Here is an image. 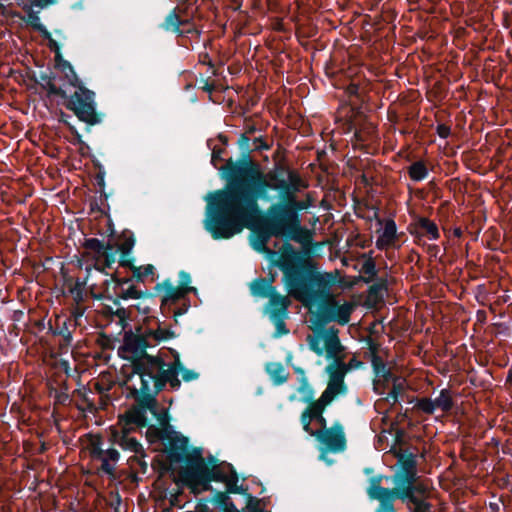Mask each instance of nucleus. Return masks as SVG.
<instances>
[{"label": "nucleus", "instance_id": "1", "mask_svg": "<svg viewBox=\"0 0 512 512\" xmlns=\"http://www.w3.org/2000/svg\"><path fill=\"white\" fill-rule=\"evenodd\" d=\"M227 172L228 189L214 196L215 213L207 221L206 228L215 239H228L254 224L259 217L258 195L267 188L284 190V169L262 173L258 165L228 160L223 167Z\"/></svg>", "mask_w": 512, "mask_h": 512}, {"label": "nucleus", "instance_id": "2", "mask_svg": "<svg viewBox=\"0 0 512 512\" xmlns=\"http://www.w3.org/2000/svg\"><path fill=\"white\" fill-rule=\"evenodd\" d=\"M174 332L162 327L156 318H147L138 329L137 334L125 335L120 354L131 361V372L126 377L125 386L132 397L141 399L147 407L154 411L156 394L169 383L172 388L180 386L177 367L179 361L173 366L164 368L165 363L160 357L146 353V348L154 347L161 341L170 339Z\"/></svg>", "mask_w": 512, "mask_h": 512}, {"label": "nucleus", "instance_id": "3", "mask_svg": "<svg viewBox=\"0 0 512 512\" xmlns=\"http://www.w3.org/2000/svg\"><path fill=\"white\" fill-rule=\"evenodd\" d=\"M307 342L310 349L317 355H325L328 359H332L333 363L326 367L329 375L327 387L339 395L346 391L344 383L345 375L348 371L358 368L361 362L352 358L349 362H345L346 351L338 337L337 329H328L320 331L313 335L307 336Z\"/></svg>", "mask_w": 512, "mask_h": 512}, {"label": "nucleus", "instance_id": "4", "mask_svg": "<svg viewBox=\"0 0 512 512\" xmlns=\"http://www.w3.org/2000/svg\"><path fill=\"white\" fill-rule=\"evenodd\" d=\"M83 247V257L94 263V270L87 268L84 285L89 289L93 298H111L109 286L111 280H113V275H111V279H108L109 274L104 273V271L112 268L113 264L117 262V249L105 245L96 238L86 239Z\"/></svg>", "mask_w": 512, "mask_h": 512}, {"label": "nucleus", "instance_id": "5", "mask_svg": "<svg viewBox=\"0 0 512 512\" xmlns=\"http://www.w3.org/2000/svg\"><path fill=\"white\" fill-rule=\"evenodd\" d=\"M296 207L288 205H272L268 209L264 224L265 231L274 237L287 236L291 240L300 243L304 248L310 249L312 233L301 227Z\"/></svg>", "mask_w": 512, "mask_h": 512}, {"label": "nucleus", "instance_id": "6", "mask_svg": "<svg viewBox=\"0 0 512 512\" xmlns=\"http://www.w3.org/2000/svg\"><path fill=\"white\" fill-rule=\"evenodd\" d=\"M297 259L298 253L293 246L285 243L280 250L279 265L287 277L289 294L304 306H310L316 300V294L312 291L309 282L315 279L310 278L308 281L301 275L297 269Z\"/></svg>", "mask_w": 512, "mask_h": 512}, {"label": "nucleus", "instance_id": "7", "mask_svg": "<svg viewBox=\"0 0 512 512\" xmlns=\"http://www.w3.org/2000/svg\"><path fill=\"white\" fill-rule=\"evenodd\" d=\"M332 388L326 387L319 399L311 402L300 416L303 430L311 436H316L327 430V422L323 416L326 407L338 396Z\"/></svg>", "mask_w": 512, "mask_h": 512}, {"label": "nucleus", "instance_id": "8", "mask_svg": "<svg viewBox=\"0 0 512 512\" xmlns=\"http://www.w3.org/2000/svg\"><path fill=\"white\" fill-rule=\"evenodd\" d=\"M84 450L89 456L101 462V471L108 475H114L116 464L120 455L115 448H104L103 439L99 434H87L83 439Z\"/></svg>", "mask_w": 512, "mask_h": 512}, {"label": "nucleus", "instance_id": "9", "mask_svg": "<svg viewBox=\"0 0 512 512\" xmlns=\"http://www.w3.org/2000/svg\"><path fill=\"white\" fill-rule=\"evenodd\" d=\"M66 108L73 111L79 120L94 125L99 122L95 104L94 93L82 86L69 97Z\"/></svg>", "mask_w": 512, "mask_h": 512}, {"label": "nucleus", "instance_id": "10", "mask_svg": "<svg viewBox=\"0 0 512 512\" xmlns=\"http://www.w3.org/2000/svg\"><path fill=\"white\" fill-rule=\"evenodd\" d=\"M353 310L354 305L352 303L345 302L339 305L333 295H327L320 305V317L324 321H333L345 325L350 321Z\"/></svg>", "mask_w": 512, "mask_h": 512}, {"label": "nucleus", "instance_id": "11", "mask_svg": "<svg viewBox=\"0 0 512 512\" xmlns=\"http://www.w3.org/2000/svg\"><path fill=\"white\" fill-rule=\"evenodd\" d=\"M158 290L162 293L161 309L163 313L172 312L174 316L181 315L185 310L175 309L173 306L184 300L185 296L194 291V287L190 286H173L169 282H164L158 286Z\"/></svg>", "mask_w": 512, "mask_h": 512}, {"label": "nucleus", "instance_id": "12", "mask_svg": "<svg viewBox=\"0 0 512 512\" xmlns=\"http://www.w3.org/2000/svg\"><path fill=\"white\" fill-rule=\"evenodd\" d=\"M183 478L194 489H207L211 481V473L202 457L190 460L183 472Z\"/></svg>", "mask_w": 512, "mask_h": 512}, {"label": "nucleus", "instance_id": "13", "mask_svg": "<svg viewBox=\"0 0 512 512\" xmlns=\"http://www.w3.org/2000/svg\"><path fill=\"white\" fill-rule=\"evenodd\" d=\"M195 0H179L175 9L168 15L166 25L174 31L180 32V26L188 24L195 13Z\"/></svg>", "mask_w": 512, "mask_h": 512}, {"label": "nucleus", "instance_id": "14", "mask_svg": "<svg viewBox=\"0 0 512 512\" xmlns=\"http://www.w3.org/2000/svg\"><path fill=\"white\" fill-rule=\"evenodd\" d=\"M328 450L339 452L345 449L346 438L341 424L335 423L315 436Z\"/></svg>", "mask_w": 512, "mask_h": 512}, {"label": "nucleus", "instance_id": "15", "mask_svg": "<svg viewBox=\"0 0 512 512\" xmlns=\"http://www.w3.org/2000/svg\"><path fill=\"white\" fill-rule=\"evenodd\" d=\"M307 183L299 176L295 171L287 170L286 173V187L284 189L286 193V199L288 204L298 208L306 209L309 203L304 201H297L295 194L302 189L307 188Z\"/></svg>", "mask_w": 512, "mask_h": 512}, {"label": "nucleus", "instance_id": "16", "mask_svg": "<svg viewBox=\"0 0 512 512\" xmlns=\"http://www.w3.org/2000/svg\"><path fill=\"white\" fill-rule=\"evenodd\" d=\"M159 422L161 425L160 429L150 427L148 432L150 434L153 433L158 439L169 440V444L172 449L184 450L187 445V439L167 430L168 418L166 413H163L159 417Z\"/></svg>", "mask_w": 512, "mask_h": 512}, {"label": "nucleus", "instance_id": "17", "mask_svg": "<svg viewBox=\"0 0 512 512\" xmlns=\"http://www.w3.org/2000/svg\"><path fill=\"white\" fill-rule=\"evenodd\" d=\"M376 240V247L380 250H387L396 246L398 241L396 224L392 219H387L383 222V227L378 231Z\"/></svg>", "mask_w": 512, "mask_h": 512}, {"label": "nucleus", "instance_id": "18", "mask_svg": "<svg viewBox=\"0 0 512 512\" xmlns=\"http://www.w3.org/2000/svg\"><path fill=\"white\" fill-rule=\"evenodd\" d=\"M134 398L139 403V405L133 406L119 417L125 419L128 423L132 424V426H138L141 428L146 425V409L150 410L153 414H156L157 405L155 406L154 411H152L141 399L136 397Z\"/></svg>", "mask_w": 512, "mask_h": 512}, {"label": "nucleus", "instance_id": "19", "mask_svg": "<svg viewBox=\"0 0 512 512\" xmlns=\"http://www.w3.org/2000/svg\"><path fill=\"white\" fill-rule=\"evenodd\" d=\"M399 461L401 462L402 478L404 483H411L416 480V460L412 454L407 457L404 454L398 455Z\"/></svg>", "mask_w": 512, "mask_h": 512}, {"label": "nucleus", "instance_id": "20", "mask_svg": "<svg viewBox=\"0 0 512 512\" xmlns=\"http://www.w3.org/2000/svg\"><path fill=\"white\" fill-rule=\"evenodd\" d=\"M211 480L223 481L227 485L237 482V476L228 464L214 466L211 470Z\"/></svg>", "mask_w": 512, "mask_h": 512}, {"label": "nucleus", "instance_id": "21", "mask_svg": "<svg viewBox=\"0 0 512 512\" xmlns=\"http://www.w3.org/2000/svg\"><path fill=\"white\" fill-rule=\"evenodd\" d=\"M370 361L374 371L378 377H382L384 381H388L392 376L390 370L386 369L383 359L377 353L375 345L370 346Z\"/></svg>", "mask_w": 512, "mask_h": 512}, {"label": "nucleus", "instance_id": "22", "mask_svg": "<svg viewBox=\"0 0 512 512\" xmlns=\"http://www.w3.org/2000/svg\"><path fill=\"white\" fill-rule=\"evenodd\" d=\"M404 495L409 498V500L417 499V498H425L429 492L428 486L422 482H417V479L411 483H405Z\"/></svg>", "mask_w": 512, "mask_h": 512}, {"label": "nucleus", "instance_id": "23", "mask_svg": "<svg viewBox=\"0 0 512 512\" xmlns=\"http://www.w3.org/2000/svg\"><path fill=\"white\" fill-rule=\"evenodd\" d=\"M417 226L421 229L422 234L426 235L429 239L436 240L439 238L437 225L428 218H420L417 222Z\"/></svg>", "mask_w": 512, "mask_h": 512}, {"label": "nucleus", "instance_id": "24", "mask_svg": "<svg viewBox=\"0 0 512 512\" xmlns=\"http://www.w3.org/2000/svg\"><path fill=\"white\" fill-rule=\"evenodd\" d=\"M110 441L113 444H118L120 447L128 449L135 453L139 452V450L141 449V445L139 444V442L130 435H120L119 437L110 438Z\"/></svg>", "mask_w": 512, "mask_h": 512}, {"label": "nucleus", "instance_id": "25", "mask_svg": "<svg viewBox=\"0 0 512 512\" xmlns=\"http://www.w3.org/2000/svg\"><path fill=\"white\" fill-rule=\"evenodd\" d=\"M119 263L121 266L131 267V269L133 271V275L135 277H137L138 279L144 281L148 277H151V280H153L154 267L152 265L148 264V265H143L140 267H132L130 262L126 261V260L119 261Z\"/></svg>", "mask_w": 512, "mask_h": 512}, {"label": "nucleus", "instance_id": "26", "mask_svg": "<svg viewBox=\"0 0 512 512\" xmlns=\"http://www.w3.org/2000/svg\"><path fill=\"white\" fill-rule=\"evenodd\" d=\"M355 137L359 142L371 141L376 137V127L371 122H365L356 129Z\"/></svg>", "mask_w": 512, "mask_h": 512}, {"label": "nucleus", "instance_id": "27", "mask_svg": "<svg viewBox=\"0 0 512 512\" xmlns=\"http://www.w3.org/2000/svg\"><path fill=\"white\" fill-rule=\"evenodd\" d=\"M396 495H398L397 490H388L379 485L373 486L370 490V496L380 500L383 503L391 502Z\"/></svg>", "mask_w": 512, "mask_h": 512}, {"label": "nucleus", "instance_id": "28", "mask_svg": "<svg viewBox=\"0 0 512 512\" xmlns=\"http://www.w3.org/2000/svg\"><path fill=\"white\" fill-rule=\"evenodd\" d=\"M428 174V170L423 161H416L408 168V175L413 181H421Z\"/></svg>", "mask_w": 512, "mask_h": 512}, {"label": "nucleus", "instance_id": "29", "mask_svg": "<svg viewBox=\"0 0 512 512\" xmlns=\"http://www.w3.org/2000/svg\"><path fill=\"white\" fill-rule=\"evenodd\" d=\"M290 303L291 302L288 296H280L276 294H271L270 296V306L272 307L275 314H281L285 312Z\"/></svg>", "mask_w": 512, "mask_h": 512}, {"label": "nucleus", "instance_id": "30", "mask_svg": "<svg viewBox=\"0 0 512 512\" xmlns=\"http://www.w3.org/2000/svg\"><path fill=\"white\" fill-rule=\"evenodd\" d=\"M267 371L276 384L285 382L288 378L286 369L280 364H270L267 366Z\"/></svg>", "mask_w": 512, "mask_h": 512}, {"label": "nucleus", "instance_id": "31", "mask_svg": "<svg viewBox=\"0 0 512 512\" xmlns=\"http://www.w3.org/2000/svg\"><path fill=\"white\" fill-rule=\"evenodd\" d=\"M138 426H132L125 419L119 417L118 423L111 430V438L119 437L120 435H130L131 432L135 431Z\"/></svg>", "mask_w": 512, "mask_h": 512}, {"label": "nucleus", "instance_id": "32", "mask_svg": "<svg viewBox=\"0 0 512 512\" xmlns=\"http://www.w3.org/2000/svg\"><path fill=\"white\" fill-rule=\"evenodd\" d=\"M435 407L441 409L443 412H448L453 407V400L451 393L447 389H443L440 395L434 400Z\"/></svg>", "mask_w": 512, "mask_h": 512}, {"label": "nucleus", "instance_id": "33", "mask_svg": "<svg viewBox=\"0 0 512 512\" xmlns=\"http://www.w3.org/2000/svg\"><path fill=\"white\" fill-rule=\"evenodd\" d=\"M393 381L392 390L389 392V398H392L393 403L397 401L398 395L404 393L406 389V381L400 377H390Z\"/></svg>", "mask_w": 512, "mask_h": 512}, {"label": "nucleus", "instance_id": "34", "mask_svg": "<svg viewBox=\"0 0 512 512\" xmlns=\"http://www.w3.org/2000/svg\"><path fill=\"white\" fill-rule=\"evenodd\" d=\"M298 391L302 394V401L308 403V405L313 402L314 391L311 385L308 383L306 379L302 380V383L298 389Z\"/></svg>", "mask_w": 512, "mask_h": 512}, {"label": "nucleus", "instance_id": "35", "mask_svg": "<svg viewBox=\"0 0 512 512\" xmlns=\"http://www.w3.org/2000/svg\"><path fill=\"white\" fill-rule=\"evenodd\" d=\"M75 301L76 305L71 308V316L74 318L75 324H77V320L84 314L86 308L80 303L82 301L80 292H77Z\"/></svg>", "mask_w": 512, "mask_h": 512}, {"label": "nucleus", "instance_id": "36", "mask_svg": "<svg viewBox=\"0 0 512 512\" xmlns=\"http://www.w3.org/2000/svg\"><path fill=\"white\" fill-rule=\"evenodd\" d=\"M361 273L368 277L367 282L372 280L376 276L375 260L365 261L361 267Z\"/></svg>", "mask_w": 512, "mask_h": 512}, {"label": "nucleus", "instance_id": "37", "mask_svg": "<svg viewBox=\"0 0 512 512\" xmlns=\"http://www.w3.org/2000/svg\"><path fill=\"white\" fill-rule=\"evenodd\" d=\"M416 406L418 409L427 414H432L436 409L434 400L429 398H422L418 400Z\"/></svg>", "mask_w": 512, "mask_h": 512}, {"label": "nucleus", "instance_id": "38", "mask_svg": "<svg viewBox=\"0 0 512 512\" xmlns=\"http://www.w3.org/2000/svg\"><path fill=\"white\" fill-rule=\"evenodd\" d=\"M117 295L123 299H138L141 296V292L135 286L131 285L127 289H121Z\"/></svg>", "mask_w": 512, "mask_h": 512}, {"label": "nucleus", "instance_id": "39", "mask_svg": "<svg viewBox=\"0 0 512 512\" xmlns=\"http://www.w3.org/2000/svg\"><path fill=\"white\" fill-rule=\"evenodd\" d=\"M414 505L413 512H430V504L425 502L424 499L417 498L410 500Z\"/></svg>", "mask_w": 512, "mask_h": 512}, {"label": "nucleus", "instance_id": "40", "mask_svg": "<svg viewBox=\"0 0 512 512\" xmlns=\"http://www.w3.org/2000/svg\"><path fill=\"white\" fill-rule=\"evenodd\" d=\"M107 245L112 246L115 249H117V254L120 251L123 255H126L131 251V249L134 245V242L132 239L128 238V239H125L123 242H121L119 247H115L114 245H110L109 243Z\"/></svg>", "mask_w": 512, "mask_h": 512}, {"label": "nucleus", "instance_id": "41", "mask_svg": "<svg viewBox=\"0 0 512 512\" xmlns=\"http://www.w3.org/2000/svg\"><path fill=\"white\" fill-rule=\"evenodd\" d=\"M255 131L256 127L254 123L251 120H246L242 137L246 140H249V136L252 135Z\"/></svg>", "mask_w": 512, "mask_h": 512}, {"label": "nucleus", "instance_id": "42", "mask_svg": "<svg viewBox=\"0 0 512 512\" xmlns=\"http://www.w3.org/2000/svg\"><path fill=\"white\" fill-rule=\"evenodd\" d=\"M437 133L441 138H447L450 135V128L441 124L437 127Z\"/></svg>", "mask_w": 512, "mask_h": 512}, {"label": "nucleus", "instance_id": "43", "mask_svg": "<svg viewBox=\"0 0 512 512\" xmlns=\"http://www.w3.org/2000/svg\"><path fill=\"white\" fill-rule=\"evenodd\" d=\"M254 148L257 150L268 149L269 146L261 137H259V138H255V140H254Z\"/></svg>", "mask_w": 512, "mask_h": 512}, {"label": "nucleus", "instance_id": "44", "mask_svg": "<svg viewBox=\"0 0 512 512\" xmlns=\"http://www.w3.org/2000/svg\"><path fill=\"white\" fill-rule=\"evenodd\" d=\"M68 69L72 73V78H70V82L75 85V81H77V76L74 73L72 66L68 62L63 63V69Z\"/></svg>", "mask_w": 512, "mask_h": 512}, {"label": "nucleus", "instance_id": "45", "mask_svg": "<svg viewBox=\"0 0 512 512\" xmlns=\"http://www.w3.org/2000/svg\"><path fill=\"white\" fill-rule=\"evenodd\" d=\"M50 91L55 94V95H58L62 98H65L66 97V92L64 90H62L61 88H56L55 86H51L50 87Z\"/></svg>", "mask_w": 512, "mask_h": 512}, {"label": "nucleus", "instance_id": "46", "mask_svg": "<svg viewBox=\"0 0 512 512\" xmlns=\"http://www.w3.org/2000/svg\"><path fill=\"white\" fill-rule=\"evenodd\" d=\"M247 509H249L250 512H257L258 502H253L252 500H250L249 504L247 505Z\"/></svg>", "mask_w": 512, "mask_h": 512}, {"label": "nucleus", "instance_id": "47", "mask_svg": "<svg viewBox=\"0 0 512 512\" xmlns=\"http://www.w3.org/2000/svg\"><path fill=\"white\" fill-rule=\"evenodd\" d=\"M116 316L120 319V320H123L125 319L126 317V310L121 308V309H118L116 312H115Z\"/></svg>", "mask_w": 512, "mask_h": 512}, {"label": "nucleus", "instance_id": "48", "mask_svg": "<svg viewBox=\"0 0 512 512\" xmlns=\"http://www.w3.org/2000/svg\"><path fill=\"white\" fill-rule=\"evenodd\" d=\"M361 258L365 259V261L374 260L373 251H369L368 253L362 254Z\"/></svg>", "mask_w": 512, "mask_h": 512}, {"label": "nucleus", "instance_id": "49", "mask_svg": "<svg viewBox=\"0 0 512 512\" xmlns=\"http://www.w3.org/2000/svg\"><path fill=\"white\" fill-rule=\"evenodd\" d=\"M201 62H202L203 64H208V65H210V66H213V65H212V61L209 59V57H208V55H207V54H205V55H202V56H201Z\"/></svg>", "mask_w": 512, "mask_h": 512}, {"label": "nucleus", "instance_id": "50", "mask_svg": "<svg viewBox=\"0 0 512 512\" xmlns=\"http://www.w3.org/2000/svg\"><path fill=\"white\" fill-rule=\"evenodd\" d=\"M54 0H38L36 5L40 7H44L50 3H52Z\"/></svg>", "mask_w": 512, "mask_h": 512}, {"label": "nucleus", "instance_id": "51", "mask_svg": "<svg viewBox=\"0 0 512 512\" xmlns=\"http://www.w3.org/2000/svg\"><path fill=\"white\" fill-rule=\"evenodd\" d=\"M213 88H214L213 85H210L208 83L203 87V89L208 92H211L213 90Z\"/></svg>", "mask_w": 512, "mask_h": 512}, {"label": "nucleus", "instance_id": "52", "mask_svg": "<svg viewBox=\"0 0 512 512\" xmlns=\"http://www.w3.org/2000/svg\"><path fill=\"white\" fill-rule=\"evenodd\" d=\"M95 388H96L98 391H101V387H100V384H99V383H96V384H95Z\"/></svg>", "mask_w": 512, "mask_h": 512}, {"label": "nucleus", "instance_id": "53", "mask_svg": "<svg viewBox=\"0 0 512 512\" xmlns=\"http://www.w3.org/2000/svg\"><path fill=\"white\" fill-rule=\"evenodd\" d=\"M386 508L388 509V511H392V506H391V504L387 505V507H386Z\"/></svg>", "mask_w": 512, "mask_h": 512}, {"label": "nucleus", "instance_id": "54", "mask_svg": "<svg viewBox=\"0 0 512 512\" xmlns=\"http://www.w3.org/2000/svg\"><path fill=\"white\" fill-rule=\"evenodd\" d=\"M192 377H193V376H188V375H187V376H184V378H185L186 380H189V379H191Z\"/></svg>", "mask_w": 512, "mask_h": 512}, {"label": "nucleus", "instance_id": "55", "mask_svg": "<svg viewBox=\"0 0 512 512\" xmlns=\"http://www.w3.org/2000/svg\"><path fill=\"white\" fill-rule=\"evenodd\" d=\"M228 512H233V511H231V510H228ZM234 512H239V511H238V510H235Z\"/></svg>", "mask_w": 512, "mask_h": 512}]
</instances>
